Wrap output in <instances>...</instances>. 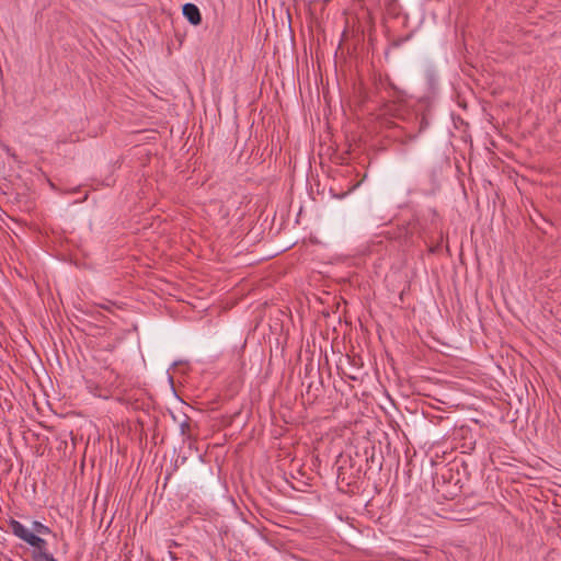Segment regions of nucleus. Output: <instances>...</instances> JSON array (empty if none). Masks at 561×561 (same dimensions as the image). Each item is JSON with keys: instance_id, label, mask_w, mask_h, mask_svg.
I'll return each instance as SVG.
<instances>
[{"instance_id": "nucleus-1", "label": "nucleus", "mask_w": 561, "mask_h": 561, "mask_svg": "<svg viewBox=\"0 0 561 561\" xmlns=\"http://www.w3.org/2000/svg\"><path fill=\"white\" fill-rule=\"evenodd\" d=\"M9 529L14 536L25 542L28 539L34 540V534L24 527L19 520L10 519Z\"/></svg>"}, {"instance_id": "nucleus-2", "label": "nucleus", "mask_w": 561, "mask_h": 561, "mask_svg": "<svg viewBox=\"0 0 561 561\" xmlns=\"http://www.w3.org/2000/svg\"><path fill=\"white\" fill-rule=\"evenodd\" d=\"M182 13L191 24L196 26L202 23V14L196 4L185 3L182 8Z\"/></svg>"}, {"instance_id": "nucleus-3", "label": "nucleus", "mask_w": 561, "mask_h": 561, "mask_svg": "<svg viewBox=\"0 0 561 561\" xmlns=\"http://www.w3.org/2000/svg\"><path fill=\"white\" fill-rule=\"evenodd\" d=\"M388 124V127L390 129H392V134L390 135L391 137H393L396 140L402 142V144H405L408 141H411L412 139H414V135L412 134H407L402 127H400L399 125H397L396 123L393 122H387Z\"/></svg>"}, {"instance_id": "nucleus-4", "label": "nucleus", "mask_w": 561, "mask_h": 561, "mask_svg": "<svg viewBox=\"0 0 561 561\" xmlns=\"http://www.w3.org/2000/svg\"><path fill=\"white\" fill-rule=\"evenodd\" d=\"M30 546L34 548L33 552H48L47 551V542L43 538L36 536L34 534V540L28 539L26 541Z\"/></svg>"}, {"instance_id": "nucleus-5", "label": "nucleus", "mask_w": 561, "mask_h": 561, "mask_svg": "<svg viewBox=\"0 0 561 561\" xmlns=\"http://www.w3.org/2000/svg\"><path fill=\"white\" fill-rule=\"evenodd\" d=\"M34 561H57L49 552H33Z\"/></svg>"}, {"instance_id": "nucleus-6", "label": "nucleus", "mask_w": 561, "mask_h": 561, "mask_svg": "<svg viewBox=\"0 0 561 561\" xmlns=\"http://www.w3.org/2000/svg\"><path fill=\"white\" fill-rule=\"evenodd\" d=\"M32 533L50 534V529L47 526L43 525L41 522L34 520L32 524Z\"/></svg>"}, {"instance_id": "nucleus-7", "label": "nucleus", "mask_w": 561, "mask_h": 561, "mask_svg": "<svg viewBox=\"0 0 561 561\" xmlns=\"http://www.w3.org/2000/svg\"><path fill=\"white\" fill-rule=\"evenodd\" d=\"M396 111H397V104L396 103L389 102V103L385 104V107H383V114L385 115H391V116L397 117L398 115L396 114Z\"/></svg>"}, {"instance_id": "nucleus-8", "label": "nucleus", "mask_w": 561, "mask_h": 561, "mask_svg": "<svg viewBox=\"0 0 561 561\" xmlns=\"http://www.w3.org/2000/svg\"><path fill=\"white\" fill-rule=\"evenodd\" d=\"M180 427H181V433L183 435H188V432H190V423L188 422L184 421L183 423H181Z\"/></svg>"}, {"instance_id": "nucleus-9", "label": "nucleus", "mask_w": 561, "mask_h": 561, "mask_svg": "<svg viewBox=\"0 0 561 561\" xmlns=\"http://www.w3.org/2000/svg\"><path fill=\"white\" fill-rule=\"evenodd\" d=\"M0 147L11 157H15V153L12 151V149L4 142L0 141Z\"/></svg>"}]
</instances>
